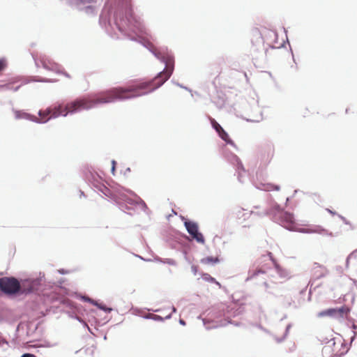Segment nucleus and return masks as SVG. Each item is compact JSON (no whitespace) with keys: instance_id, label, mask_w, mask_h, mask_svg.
I'll list each match as a JSON object with an SVG mask.
<instances>
[{"instance_id":"nucleus-19","label":"nucleus","mask_w":357,"mask_h":357,"mask_svg":"<svg viewBox=\"0 0 357 357\" xmlns=\"http://www.w3.org/2000/svg\"><path fill=\"white\" fill-rule=\"evenodd\" d=\"M180 323H181V324H183V325L185 324V322H184V321H183V320H181V321H180Z\"/></svg>"},{"instance_id":"nucleus-3","label":"nucleus","mask_w":357,"mask_h":357,"mask_svg":"<svg viewBox=\"0 0 357 357\" xmlns=\"http://www.w3.org/2000/svg\"><path fill=\"white\" fill-rule=\"evenodd\" d=\"M0 289L7 294H13L20 289L19 281L14 278H2L0 279Z\"/></svg>"},{"instance_id":"nucleus-12","label":"nucleus","mask_w":357,"mask_h":357,"mask_svg":"<svg viewBox=\"0 0 357 357\" xmlns=\"http://www.w3.org/2000/svg\"><path fill=\"white\" fill-rule=\"evenodd\" d=\"M6 67H7L6 60L4 59H0V75L6 68Z\"/></svg>"},{"instance_id":"nucleus-13","label":"nucleus","mask_w":357,"mask_h":357,"mask_svg":"<svg viewBox=\"0 0 357 357\" xmlns=\"http://www.w3.org/2000/svg\"><path fill=\"white\" fill-rule=\"evenodd\" d=\"M265 273V271L264 270H262V269H257V270H255L252 273V276H255V275H257L259 273Z\"/></svg>"},{"instance_id":"nucleus-8","label":"nucleus","mask_w":357,"mask_h":357,"mask_svg":"<svg viewBox=\"0 0 357 357\" xmlns=\"http://www.w3.org/2000/svg\"><path fill=\"white\" fill-rule=\"evenodd\" d=\"M15 117L16 119H29L31 121H35V122H40L38 120V118L32 116L28 113H26L22 111H15L14 112Z\"/></svg>"},{"instance_id":"nucleus-5","label":"nucleus","mask_w":357,"mask_h":357,"mask_svg":"<svg viewBox=\"0 0 357 357\" xmlns=\"http://www.w3.org/2000/svg\"><path fill=\"white\" fill-rule=\"evenodd\" d=\"M281 219L284 227L287 229L291 230L295 227V218L293 214L285 212L282 213Z\"/></svg>"},{"instance_id":"nucleus-1","label":"nucleus","mask_w":357,"mask_h":357,"mask_svg":"<svg viewBox=\"0 0 357 357\" xmlns=\"http://www.w3.org/2000/svg\"><path fill=\"white\" fill-rule=\"evenodd\" d=\"M157 58L165 63V69L151 80H134L127 86L113 87L93 96L76 99L65 106L59 105L54 109L40 111L39 123H45L50 118L66 116L82 109H89L96 105L106 104L116 100L132 99L149 94L160 87L172 75L174 61L172 56L162 54L156 50L153 51Z\"/></svg>"},{"instance_id":"nucleus-9","label":"nucleus","mask_w":357,"mask_h":357,"mask_svg":"<svg viewBox=\"0 0 357 357\" xmlns=\"http://www.w3.org/2000/svg\"><path fill=\"white\" fill-rule=\"evenodd\" d=\"M219 261V259L218 257H207L205 258H203L201 260V263L204 264H215Z\"/></svg>"},{"instance_id":"nucleus-6","label":"nucleus","mask_w":357,"mask_h":357,"mask_svg":"<svg viewBox=\"0 0 357 357\" xmlns=\"http://www.w3.org/2000/svg\"><path fill=\"white\" fill-rule=\"evenodd\" d=\"M211 123L213 128L218 133L221 139L225 141L226 142H229L230 140L228 134L224 130L221 126L214 119H211Z\"/></svg>"},{"instance_id":"nucleus-7","label":"nucleus","mask_w":357,"mask_h":357,"mask_svg":"<svg viewBox=\"0 0 357 357\" xmlns=\"http://www.w3.org/2000/svg\"><path fill=\"white\" fill-rule=\"evenodd\" d=\"M275 270H276L277 274L279 275V277L280 278V280H279V281L273 280V282L282 283L284 281H286L287 280L290 278L289 272L287 270L282 268L279 265H278V264L275 265Z\"/></svg>"},{"instance_id":"nucleus-10","label":"nucleus","mask_w":357,"mask_h":357,"mask_svg":"<svg viewBox=\"0 0 357 357\" xmlns=\"http://www.w3.org/2000/svg\"><path fill=\"white\" fill-rule=\"evenodd\" d=\"M128 20L130 24H133L134 26H137V28H141L142 23L138 19L133 16L132 13H130V17L128 19Z\"/></svg>"},{"instance_id":"nucleus-4","label":"nucleus","mask_w":357,"mask_h":357,"mask_svg":"<svg viewBox=\"0 0 357 357\" xmlns=\"http://www.w3.org/2000/svg\"><path fill=\"white\" fill-rule=\"evenodd\" d=\"M185 226L188 233L193 238H195L198 243H204V238L203 235L198 231V226L196 223L192 222H185Z\"/></svg>"},{"instance_id":"nucleus-18","label":"nucleus","mask_w":357,"mask_h":357,"mask_svg":"<svg viewBox=\"0 0 357 357\" xmlns=\"http://www.w3.org/2000/svg\"><path fill=\"white\" fill-rule=\"evenodd\" d=\"M207 278L206 279L208 280H211V281H215V279L212 277H211L210 275H207Z\"/></svg>"},{"instance_id":"nucleus-16","label":"nucleus","mask_w":357,"mask_h":357,"mask_svg":"<svg viewBox=\"0 0 357 357\" xmlns=\"http://www.w3.org/2000/svg\"><path fill=\"white\" fill-rule=\"evenodd\" d=\"M98 305V307L99 308L102 309L103 310H105V311H106V312H107V311L110 312V311L112 310V309H110V308H107V307H104V306H102L101 305Z\"/></svg>"},{"instance_id":"nucleus-11","label":"nucleus","mask_w":357,"mask_h":357,"mask_svg":"<svg viewBox=\"0 0 357 357\" xmlns=\"http://www.w3.org/2000/svg\"><path fill=\"white\" fill-rule=\"evenodd\" d=\"M43 64L45 68L52 69L54 68L55 66H56L55 63H52L49 60H43Z\"/></svg>"},{"instance_id":"nucleus-15","label":"nucleus","mask_w":357,"mask_h":357,"mask_svg":"<svg viewBox=\"0 0 357 357\" xmlns=\"http://www.w3.org/2000/svg\"><path fill=\"white\" fill-rule=\"evenodd\" d=\"M268 190H280V187L278 185H271L270 186V188H268Z\"/></svg>"},{"instance_id":"nucleus-2","label":"nucleus","mask_w":357,"mask_h":357,"mask_svg":"<svg viewBox=\"0 0 357 357\" xmlns=\"http://www.w3.org/2000/svg\"><path fill=\"white\" fill-rule=\"evenodd\" d=\"M349 309L346 306L339 308H328L319 312L317 317L319 318L329 317L332 319H341L346 318L349 314Z\"/></svg>"},{"instance_id":"nucleus-14","label":"nucleus","mask_w":357,"mask_h":357,"mask_svg":"<svg viewBox=\"0 0 357 357\" xmlns=\"http://www.w3.org/2000/svg\"><path fill=\"white\" fill-rule=\"evenodd\" d=\"M112 174L113 175H115V168H116V161L115 160H112Z\"/></svg>"},{"instance_id":"nucleus-17","label":"nucleus","mask_w":357,"mask_h":357,"mask_svg":"<svg viewBox=\"0 0 357 357\" xmlns=\"http://www.w3.org/2000/svg\"><path fill=\"white\" fill-rule=\"evenodd\" d=\"M21 357H36V356L31 354H24Z\"/></svg>"}]
</instances>
